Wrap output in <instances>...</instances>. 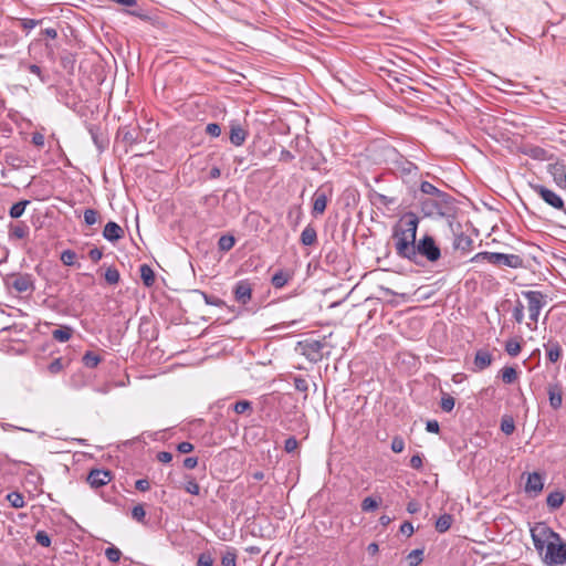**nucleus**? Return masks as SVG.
Listing matches in <instances>:
<instances>
[{"instance_id": "f257e3e1", "label": "nucleus", "mask_w": 566, "mask_h": 566, "mask_svg": "<svg viewBox=\"0 0 566 566\" xmlns=\"http://www.w3.org/2000/svg\"><path fill=\"white\" fill-rule=\"evenodd\" d=\"M418 224V217L409 212L403 217L401 227L397 226L394 228L392 238L395 240V250L399 258L408 261L415 260Z\"/></svg>"}, {"instance_id": "f03ea898", "label": "nucleus", "mask_w": 566, "mask_h": 566, "mask_svg": "<svg viewBox=\"0 0 566 566\" xmlns=\"http://www.w3.org/2000/svg\"><path fill=\"white\" fill-rule=\"evenodd\" d=\"M420 211L424 217L429 218H444L448 217L452 210L453 198L450 195H444L443 199L438 197H418Z\"/></svg>"}, {"instance_id": "7ed1b4c3", "label": "nucleus", "mask_w": 566, "mask_h": 566, "mask_svg": "<svg viewBox=\"0 0 566 566\" xmlns=\"http://www.w3.org/2000/svg\"><path fill=\"white\" fill-rule=\"evenodd\" d=\"M415 254V260H410V262L422 266L424 264L423 259L431 263L437 262L441 256V250L434 239L426 234L416 241Z\"/></svg>"}, {"instance_id": "20e7f679", "label": "nucleus", "mask_w": 566, "mask_h": 566, "mask_svg": "<svg viewBox=\"0 0 566 566\" xmlns=\"http://www.w3.org/2000/svg\"><path fill=\"white\" fill-rule=\"evenodd\" d=\"M549 533V536L555 541H549L546 545L545 564L547 566H557L566 564V542L560 541L559 534L551 528H543V533Z\"/></svg>"}, {"instance_id": "39448f33", "label": "nucleus", "mask_w": 566, "mask_h": 566, "mask_svg": "<svg viewBox=\"0 0 566 566\" xmlns=\"http://www.w3.org/2000/svg\"><path fill=\"white\" fill-rule=\"evenodd\" d=\"M472 262L488 261L496 266H507L511 269L523 268L524 261L517 254H505L500 252H479L472 259Z\"/></svg>"}, {"instance_id": "423d86ee", "label": "nucleus", "mask_w": 566, "mask_h": 566, "mask_svg": "<svg viewBox=\"0 0 566 566\" xmlns=\"http://www.w3.org/2000/svg\"><path fill=\"white\" fill-rule=\"evenodd\" d=\"M394 158H391L392 169L406 184H416L420 177L419 167L412 161L405 158L402 155L391 150Z\"/></svg>"}, {"instance_id": "0eeeda50", "label": "nucleus", "mask_w": 566, "mask_h": 566, "mask_svg": "<svg viewBox=\"0 0 566 566\" xmlns=\"http://www.w3.org/2000/svg\"><path fill=\"white\" fill-rule=\"evenodd\" d=\"M327 347V343L325 339L318 340L313 338H307L304 340H300L296 344V350L305 356L311 363H318L325 356L329 355V352H325Z\"/></svg>"}, {"instance_id": "6e6552de", "label": "nucleus", "mask_w": 566, "mask_h": 566, "mask_svg": "<svg viewBox=\"0 0 566 566\" xmlns=\"http://www.w3.org/2000/svg\"><path fill=\"white\" fill-rule=\"evenodd\" d=\"M522 295L527 300L530 319L536 324L542 308L547 304V296L539 291H523Z\"/></svg>"}, {"instance_id": "1a4fd4ad", "label": "nucleus", "mask_w": 566, "mask_h": 566, "mask_svg": "<svg viewBox=\"0 0 566 566\" xmlns=\"http://www.w3.org/2000/svg\"><path fill=\"white\" fill-rule=\"evenodd\" d=\"M533 191L537 193L548 206L556 210H560L566 216V208L563 198L555 191L543 185H531Z\"/></svg>"}, {"instance_id": "9d476101", "label": "nucleus", "mask_w": 566, "mask_h": 566, "mask_svg": "<svg viewBox=\"0 0 566 566\" xmlns=\"http://www.w3.org/2000/svg\"><path fill=\"white\" fill-rule=\"evenodd\" d=\"M7 284L18 293L34 290L33 276L29 273L11 274L7 279Z\"/></svg>"}, {"instance_id": "9b49d317", "label": "nucleus", "mask_w": 566, "mask_h": 566, "mask_svg": "<svg viewBox=\"0 0 566 566\" xmlns=\"http://www.w3.org/2000/svg\"><path fill=\"white\" fill-rule=\"evenodd\" d=\"M112 480V472L104 469H93L87 474L86 481L93 489L106 485Z\"/></svg>"}, {"instance_id": "f8f14e48", "label": "nucleus", "mask_w": 566, "mask_h": 566, "mask_svg": "<svg viewBox=\"0 0 566 566\" xmlns=\"http://www.w3.org/2000/svg\"><path fill=\"white\" fill-rule=\"evenodd\" d=\"M233 295L238 303L245 305L252 297V285L249 280H240L233 287Z\"/></svg>"}, {"instance_id": "ddd939ff", "label": "nucleus", "mask_w": 566, "mask_h": 566, "mask_svg": "<svg viewBox=\"0 0 566 566\" xmlns=\"http://www.w3.org/2000/svg\"><path fill=\"white\" fill-rule=\"evenodd\" d=\"M547 395L549 400V406L554 410H558L563 405V387L560 382H549L547 386Z\"/></svg>"}, {"instance_id": "4468645a", "label": "nucleus", "mask_w": 566, "mask_h": 566, "mask_svg": "<svg viewBox=\"0 0 566 566\" xmlns=\"http://www.w3.org/2000/svg\"><path fill=\"white\" fill-rule=\"evenodd\" d=\"M544 488V475L538 472L530 473L525 484V492L537 496Z\"/></svg>"}, {"instance_id": "2eb2a0df", "label": "nucleus", "mask_w": 566, "mask_h": 566, "mask_svg": "<svg viewBox=\"0 0 566 566\" xmlns=\"http://www.w3.org/2000/svg\"><path fill=\"white\" fill-rule=\"evenodd\" d=\"M249 133L242 127L239 122L232 120L230 123V143L237 147L242 146L245 143Z\"/></svg>"}, {"instance_id": "dca6fc26", "label": "nucleus", "mask_w": 566, "mask_h": 566, "mask_svg": "<svg viewBox=\"0 0 566 566\" xmlns=\"http://www.w3.org/2000/svg\"><path fill=\"white\" fill-rule=\"evenodd\" d=\"M103 237L109 242H117L124 237V230L116 222L109 221L104 227Z\"/></svg>"}, {"instance_id": "f3484780", "label": "nucleus", "mask_w": 566, "mask_h": 566, "mask_svg": "<svg viewBox=\"0 0 566 566\" xmlns=\"http://www.w3.org/2000/svg\"><path fill=\"white\" fill-rule=\"evenodd\" d=\"M91 138L99 153L104 151L108 146V139L104 136L101 128L96 125L87 127Z\"/></svg>"}, {"instance_id": "a211bd4d", "label": "nucleus", "mask_w": 566, "mask_h": 566, "mask_svg": "<svg viewBox=\"0 0 566 566\" xmlns=\"http://www.w3.org/2000/svg\"><path fill=\"white\" fill-rule=\"evenodd\" d=\"M327 206V193L321 188L317 189L313 196V210L314 217L324 213Z\"/></svg>"}, {"instance_id": "6ab92c4d", "label": "nucleus", "mask_w": 566, "mask_h": 566, "mask_svg": "<svg viewBox=\"0 0 566 566\" xmlns=\"http://www.w3.org/2000/svg\"><path fill=\"white\" fill-rule=\"evenodd\" d=\"M492 364V355L488 350H478L474 356V371H481Z\"/></svg>"}, {"instance_id": "aec40b11", "label": "nucleus", "mask_w": 566, "mask_h": 566, "mask_svg": "<svg viewBox=\"0 0 566 566\" xmlns=\"http://www.w3.org/2000/svg\"><path fill=\"white\" fill-rule=\"evenodd\" d=\"M473 240L463 232L455 234L452 247L462 252H469L472 249Z\"/></svg>"}, {"instance_id": "412c9836", "label": "nucleus", "mask_w": 566, "mask_h": 566, "mask_svg": "<svg viewBox=\"0 0 566 566\" xmlns=\"http://www.w3.org/2000/svg\"><path fill=\"white\" fill-rule=\"evenodd\" d=\"M143 140H144V136H143L142 130L138 127L127 129L123 133V142L128 146L139 144Z\"/></svg>"}, {"instance_id": "4be33fe9", "label": "nucleus", "mask_w": 566, "mask_h": 566, "mask_svg": "<svg viewBox=\"0 0 566 566\" xmlns=\"http://www.w3.org/2000/svg\"><path fill=\"white\" fill-rule=\"evenodd\" d=\"M564 501H565L564 492L556 490V491L551 492L547 495L546 504L551 511H555L563 505Z\"/></svg>"}, {"instance_id": "5701e85b", "label": "nucleus", "mask_w": 566, "mask_h": 566, "mask_svg": "<svg viewBox=\"0 0 566 566\" xmlns=\"http://www.w3.org/2000/svg\"><path fill=\"white\" fill-rule=\"evenodd\" d=\"M419 190L422 195L421 197L430 196V197H438V198L443 199L444 195H448L447 192L440 190L439 188H437L434 185H432L429 181H421Z\"/></svg>"}, {"instance_id": "b1692460", "label": "nucleus", "mask_w": 566, "mask_h": 566, "mask_svg": "<svg viewBox=\"0 0 566 566\" xmlns=\"http://www.w3.org/2000/svg\"><path fill=\"white\" fill-rule=\"evenodd\" d=\"M317 240V232L316 229L312 224H307L302 233L300 241L303 245L310 247L313 245Z\"/></svg>"}, {"instance_id": "393cba45", "label": "nucleus", "mask_w": 566, "mask_h": 566, "mask_svg": "<svg viewBox=\"0 0 566 566\" xmlns=\"http://www.w3.org/2000/svg\"><path fill=\"white\" fill-rule=\"evenodd\" d=\"M370 201L376 205V203H379L386 208H389L394 205L397 203V198L396 197H388L386 195H382L380 192H377L375 190H373L370 192Z\"/></svg>"}, {"instance_id": "a878e982", "label": "nucleus", "mask_w": 566, "mask_h": 566, "mask_svg": "<svg viewBox=\"0 0 566 566\" xmlns=\"http://www.w3.org/2000/svg\"><path fill=\"white\" fill-rule=\"evenodd\" d=\"M546 349L547 359L551 363H556L562 356V347L558 342H548L544 345Z\"/></svg>"}, {"instance_id": "bb28decb", "label": "nucleus", "mask_w": 566, "mask_h": 566, "mask_svg": "<svg viewBox=\"0 0 566 566\" xmlns=\"http://www.w3.org/2000/svg\"><path fill=\"white\" fill-rule=\"evenodd\" d=\"M291 279H292V275L287 271L279 270L277 272H275L273 274V276L271 279V284L275 289H282L289 283V281Z\"/></svg>"}, {"instance_id": "cd10ccee", "label": "nucleus", "mask_w": 566, "mask_h": 566, "mask_svg": "<svg viewBox=\"0 0 566 566\" xmlns=\"http://www.w3.org/2000/svg\"><path fill=\"white\" fill-rule=\"evenodd\" d=\"M140 277L145 286L150 287L155 283V272L154 270L146 263L142 264L139 268Z\"/></svg>"}, {"instance_id": "c85d7f7f", "label": "nucleus", "mask_w": 566, "mask_h": 566, "mask_svg": "<svg viewBox=\"0 0 566 566\" xmlns=\"http://www.w3.org/2000/svg\"><path fill=\"white\" fill-rule=\"evenodd\" d=\"M73 329L70 326H62L52 332V337L56 342L65 343L72 337Z\"/></svg>"}, {"instance_id": "c756f323", "label": "nucleus", "mask_w": 566, "mask_h": 566, "mask_svg": "<svg viewBox=\"0 0 566 566\" xmlns=\"http://www.w3.org/2000/svg\"><path fill=\"white\" fill-rule=\"evenodd\" d=\"M453 516L451 514H442L436 521V530L439 533H446L452 525Z\"/></svg>"}, {"instance_id": "7c9ffc66", "label": "nucleus", "mask_w": 566, "mask_h": 566, "mask_svg": "<svg viewBox=\"0 0 566 566\" xmlns=\"http://www.w3.org/2000/svg\"><path fill=\"white\" fill-rule=\"evenodd\" d=\"M235 244V238L232 234H223L218 240V249L222 252L230 251Z\"/></svg>"}, {"instance_id": "2f4dec72", "label": "nucleus", "mask_w": 566, "mask_h": 566, "mask_svg": "<svg viewBox=\"0 0 566 566\" xmlns=\"http://www.w3.org/2000/svg\"><path fill=\"white\" fill-rule=\"evenodd\" d=\"M30 203L29 200H20L18 202H15L14 205L11 206L10 210H9V216L12 218V219H18L20 218L24 211H25V208Z\"/></svg>"}, {"instance_id": "473e14b6", "label": "nucleus", "mask_w": 566, "mask_h": 566, "mask_svg": "<svg viewBox=\"0 0 566 566\" xmlns=\"http://www.w3.org/2000/svg\"><path fill=\"white\" fill-rule=\"evenodd\" d=\"M29 234V227L24 223L11 226L9 237L14 239H24Z\"/></svg>"}, {"instance_id": "72a5a7b5", "label": "nucleus", "mask_w": 566, "mask_h": 566, "mask_svg": "<svg viewBox=\"0 0 566 566\" xmlns=\"http://www.w3.org/2000/svg\"><path fill=\"white\" fill-rule=\"evenodd\" d=\"M237 551L234 548H228L221 557L222 566H237Z\"/></svg>"}, {"instance_id": "f704fd0d", "label": "nucleus", "mask_w": 566, "mask_h": 566, "mask_svg": "<svg viewBox=\"0 0 566 566\" xmlns=\"http://www.w3.org/2000/svg\"><path fill=\"white\" fill-rule=\"evenodd\" d=\"M104 279L109 285H116L120 280V274L115 266H109L104 273Z\"/></svg>"}, {"instance_id": "c9c22d12", "label": "nucleus", "mask_w": 566, "mask_h": 566, "mask_svg": "<svg viewBox=\"0 0 566 566\" xmlns=\"http://www.w3.org/2000/svg\"><path fill=\"white\" fill-rule=\"evenodd\" d=\"M423 548H417L411 551L407 556L409 566H418L423 560Z\"/></svg>"}, {"instance_id": "e433bc0d", "label": "nucleus", "mask_w": 566, "mask_h": 566, "mask_svg": "<svg viewBox=\"0 0 566 566\" xmlns=\"http://www.w3.org/2000/svg\"><path fill=\"white\" fill-rule=\"evenodd\" d=\"M82 361L85 367L95 368L99 364L101 357L93 352H86L82 358Z\"/></svg>"}, {"instance_id": "4c0bfd02", "label": "nucleus", "mask_w": 566, "mask_h": 566, "mask_svg": "<svg viewBox=\"0 0 566 566\" xmlns=\"http://www.w3.org/2000/svg\"><path fill=\"white\" fill-rule=\"evenodd\" d=\"M7 500L10 503V505L14 509H21L25 504L23 495L19 492H10L7 495Z\"/></svg>"}, {"instance_id": "58836bf2", "label": "nucleus", "mask_w": 566, "mask_h": 566, "mask_svg": "<svg viewBox=\"0 0 566 566\" xmlns=\"http://www.w3.org/2000/svg\"><path fill=\"white\" fill-rule=\"evenodd\" d=\"M61 261L64 265L66 266H74L76 265V253L73 251V250H64L62 253H61ZM77 268H80V263H77Z\"/></svg>"}, {"instance_id": "ea45409f", "label": "nucleus", "mask_w": 566, "mask_h": 566, "mask_svg": "<svg viewBox=\"0 0 566 566\" xmlns=\"http://www.w3.org/2000/svg\"><path fill=\"white\" fill-rule=\"evenodd\" d=\"M517 379V371L514 367L507 366L502 369V381L513 384Z\"/></svg>"}, {"instance_id": "a19ab883", "label": "nucleus", "mask_w": 566, "mask_h": 566, "mask_svg": "<svg viewBox=\"0 0 566 566\" xmlns=\"http://www.w3.org/2000/svg\"><path fill=\"white\" fill-rule=\"evenodd\" d=\"M231 408L235 413L242 415L245 411H252V402L249 400H238L231 406Z\"/></svg>"}, {"instance_id": "79ce46f5", "label": "nucleus", "mask_w": 566, "mask_h": 566, "mask_svg": "<svg viewBox=\"0 0 566 566\" xmlns=\"http://www.w3.org/2000/svg\"><path fill=\"white\" fill-rule=\"evenodd\" d=\"M521 344L515 339H509L505 343V350L512 357L517 356L521 353Z\"/></svg>"}, {"instance_id": "37998d69", "label": "nucleus", "mask_w": 566, "mask_h": 566, "mask_svg": "<svg viewBox=\"0 0 566 566\" xmlns=\"http://www.w3.org/2000/svg\"><path fill=\"white\" fill-rule=\"evenodd\" d=\"M501 430L506 436H510L515 430V423L512 417H504L501 420Z\"/></svg>"}, {"instance_id": "c03bdc74", "label": "nucleus", "mask_w": 566, "mask_h": 566, "mask_svg": "<svg viewBox=\"0 0 566 566\" xmlns=\"http://www.w3.org/2000/svg\"><path fill=\"white\" fill-rule=\"evenodd\" d=\"M106 558L112 563H117L120 559L122 552L114 545L108 546L105 549Z\"/></svg>"}, {"instance_id": "a18cd8bd", "label": "nucleus", "mask_w": 566, "mask_h": 566, "mask_svg": "<svg viewBox=\"0 0 566 566\" xmlns=\"http://www.w3.org/2000/svg\"><path fill=\"white\" fill-rule=\"evenodd\" d=\"M195 292L199 293L205 303L208 304V305H213V306H222L224 304V302L222 300H220L219 297H216L213 295H209L207 294L206 292H202V291H199V290H196Z\"/></svg>"}, {"instance_id": "49530a36", "label": "nucleus", "mask_w": 566, "mask_h": 566, "mask_svg": "<svg viewBox=\"0 0 566 566\" xmlns=\"http://www.w3.org/2000/svg\"><path fill=\"white\" fill-rule=\"evenodd\" d=\"M184 489L187 493L192 495H198L200 493V486L193 478H188L184 485Z\"/></svg>"}, {"instance_id": "de8ad7c7", "label": "nucleus", "mask_w": 566, "mask_h": 566, "mask_svg": "<svg viewBox=\"0 0 566 566\" xmlns=\"http://www.w3.org/2000/svg\"><path fill=\"white\" fill-rule=\"evenodd\" d=\"M379 506V502L373 496H367L361 502V510L364 512H374Z\"/></svg>"}, {"instance_id": "09e8293b", "label": "nucleus", "mask_w": 566, "mask_h": 566, "mask_svg": "<svg viewBox=\"0 0 566 566\" xmlns=\"http://www.w3.org/2000/svg\"><path fill=\"white\" fill-rule=\"evenodd\" d=\"M512 316H513L514 321L517 324L523 323V321H524V305H523V303L520 300H517L516 303H515Z\"/></svg>"}, {"instance_id": "8fccbe9b", "label": "nucleus", "mask_w": 566, "mask_h": 566, "mask_svg": "<svg viewBox=\"0 0 566 566\" xmlns=\"http://www.w3.org/2000/svg\"><path fill=\"white\" fill-rule=\"evenodd\" d=\"M454 405H455V400L452 396L450 395H444L442 398H441V402H440V407L441 409L444 411V412H450L453 410L454 408Z\"/></svg>"}, {"instance_id": "3c124183", "label": "nucleus", "mask_w": 566, "mask_h": 566, "mask_svg": "<svg viewBox=\"0 0 566 566\" xmlns=\"http://www.w3.org/2000/svg\"><path fill=\"white\" fill-rule=\"evenodd\" d=\"M146 516V511L143 504H137L132 510V517L137 522L144 523Z\"/></svg>"}, {"instance_id": "603ef678", "label": "nucleus", "mask_w": 566, "mask_h": 566, "mask_svg": "<svg viewBox=\"0 0 566 566\" xmlns=\"http://www.w3.org/2000/svg\"><path fill=\"white\" fill-rule=\"evenodd\" d=\"M98 212L95 209H86L84 211V221L87 226H93L97 222Z\"/></svg>"}, {"instance_id": "864d4df0", "label": "nucleus", "mask_w": 566, "mask_h": 566, "mask_svg": "<svg viewBox=\"0 0 566 566\" xmlns=\"http://www.w3.org/2000/svg\"><path fill=\"white\" fill-rule=\"evenodd\" d=\"M35 541L43 547H49L51 545V537L45 531H38L35 534Z\"/></svg>"}, {"instance_id": "5fc2aeb1", "label": "nucleus", "mask_w": 566, "mask_h": 566, "mask_svg": "<svg viewBox=\"0 0 566 566\" xmlns=\"http://www.w3.org/2000/svg\"><path fill=\"white\" fill-rule=\"evenodd\" d=\"M390 448H391L392 452H395V453L402 452L403 449H405V440H403V438L400 437V436L394 437L392 440H391Z\"/></svg>"}, {"instance_id": "6e6d98bb", "label": "nucleus", "mask_w": 566, "mask_h": 566, "mask_svg": "<svg viewBox=\"0 0 566 566\" xmlns=\"http://www.w3.org/2000/svg\"><path fill=\"white\" fill-rule=\"evenodd\" d=\"M64 368V364L62 361V358H55L53 359L50 365L48 366V370L55 375V374H59L60 371H62Z\"/></svg>"}, {"instance_id": "4d7b16f0", "label": "nucleus", "mask_w": 566, "mask_h": 566, "mask_svg": "<svg viewBox=\"0 0 566 566\" xmlns=\"http://www.w3.org/2000/svg\"><path fill=\"white\" fill-rule=\"evenodd\" d=\"M125 13L129 14V15H133V17H136V18H139L143 21H149L150 20L149 14L146 11H144L143 9H126Z\"/></svg>"}, {"instance_id": "13d9d810", "label": "nucleus", "mask_w": 566, "mask_h": 566, "mask_svg": "<svg viewBox=\"0 0 566 566\" xmlns=\"http://www.w3.org/2000/svg\"><path fill=\"white\" fill-rule=\"evenodd\" d=\"M294 387L297 391L306 392L308 390V382L301 376L294 377Z\"/></svg>"}, {"instance_id": "bf43d9fd", "label": "nucleus", "mask_w": 566, "mask_h": 566, "mask_svg": "<svg viewBox=\"0 0 566 566\" xmlns=\"http://www.w3.org/2000/svg\"><path fill=\"white\" fill-rule=\"evenodd\" d=\"M213 558L210 553H201L198 557L197 566H212Z\"/></svg>"}, {"instance_id": "052dcab7", "label": "nucleus", "mask_w": 566, "mask_h": 566, "mask_svg": "<svg viewBox=\"0 0 566 566\" xmlns=\"http://www.w3.org/2000/svg\"><path fill=\"white\" fill-rule=\"evenodd\" d=\"M206 133L211 137H219L221 135V127L218 123H209L206 126Z\"/></svg>"}, {"instance_id": "680f3d73", "label": "nucleus", "mask_w": 566, "mask_h": 566, "mask_svg": "<svg viewBox=\"0 0 566 566\" xmlns=\"http://www.w3.org/2000/svg\"><path fill=\"white\" fill-rule=\"evenodd\" d=\"M298 447V441L296 440L295 437H290L285 440V443H284V450L285 452L287 453H292L293 451H295Z\"/></svg>"}, {"instance_id": "e2e57ef3", "label": "nucleus", "mask_w": 566, "mask_h": 566, "mask_svg": "<svg viewBox=\"0 0 566 566\" xmlns=\"http://www.w3.org/2000/svg\"><path fill=\"white\" fill-rule=\"evenodd\" d=\"M42 20H35V19H21V25L24 30L30 31L36 25L41 24Z\"/></svg>"}, {"instance_id": "0e129e2a", "label": "nucleus", "mask_w": 566, "mask_h": 566, "mask_svg": "<svg viewBox=\"0 0 566 566\" xmlns=\"http://www.w3.org/2000/svg\"><path fill=\"white\" fill-rule=\"evenodd\" d=\"M409 465L415 470L422 469V458L419 453L412 455L409 461Z\"/></svg>"}, {"instance_id": "69168bd1", "label": "nucleus", "mask_w": 566, "mask_h": 566, "mask_svg": "<svg viewBox=\"0 0 566 566\" xmlns=\"http://www.w3.org/2000/svg\"><path fill=\"white\" fill-rule=\"evenodd\" d=\"M44 135L42 133L35 132L32 134V144L39 148L44 146Z\"/></svg>"}, {"instance_id": "338daca9", "label": "nucleus", "mask_w": 566, "mask_h": 566, "mask_svg": "<svg viewBox=\"0 0 566 566\" xmlns=\"http://www.w3.org/2000/svg\"><path fill=\"white\" fill-rule=\"evenodd\" d=\"M135 488L140 492H146L150 489V483L148 479H139L135 482Z\"/></svg>"}, {"instance_id": "774afa93", "label": "nucleus", "mask_w": 566, "mask_h": 566, "mask_svg": "<svg viewBox=\"0 0 566 566\" xmlns=\"http://www.w3.org/2000/svg\"><path fill=\"white\" fill-rule=\"evenodd\" d=\"M400 532H401L403 535H406V536L410 537V536L413 534V532H415V528H413L412 523L407 522V521H406V522H403V523L400 525Z\"/></svg>"}]
</instances>
